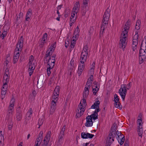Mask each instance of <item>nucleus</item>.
<instances>
[{"label": "nucleus", "instance_id": "obj_3", "mask_svg": "<svg viewBox=\"0 0 146 146\" xmlns=\"http://www.w3.org/2000/svg\"><path fill=\"white\" fill-rule=\"evenodd\" d=\"M124 30L123 31V35L122 36L123 37L121 39H120V42L119 43V45L120 48H122L123 49L125 48L126 46V43L125 41L126 38L127 37L128 35V33L129 30H127L126 29H124Z\"/></svg>", "mask_w": 146, "mask_h": 146}, {"label": "nucleus", "instance_id": "obj_25", "mask_svg": "<svg viewBox=\"0 0 146 146\" xmlns=\"http://www.w3.org/2000/svg\"><path fill=\"white\" fill-rule=\"evenodd\" d=\"M55 62V58L52 59L51 61H50V64H48L47 66H51V67H53L54 66Z\"/></svg>", "mask_w": 146, "mask_h": 146}, {"label": "nucleus", "instance_id": "obj_51", "mask_svg": "<svg viewBox=\"0 0 146 146\" xmlns=\"http://www.w3.org/2000/svg\"><path fill=\"white\" fill-rule=\"evenodd\" d=\"M83 70L82 69H78V72L77 74L79 76H80L82 74Z\"/></svg>", "mask_w": 146, "mask_h": 146}, {"label": "nucleus", "instance_id": "obj_57", "mask_svg": "<svg viewBox=\"0 0 146 146\" xmlns=\"http://www.w3.org/2000/svg\"><path fill=\"white\" fill-rule=\"evenodd\" d=\"M42 139H41V137H39V138H37L36 139L35 142L38 143H39L40 142H41L42 141Z\"/></svg>", "mask_w": 146, "mask_h": 146}, {"label": "nucleus", "instance_id": "obj_17", "mask_svg": "<svg viewBox=\"0 0 146 146\" xmlns=\"http://www.w3.org/2000/svg\"><path fill=\"white\" fill-rule=\"evenodd\" d=\"M88 47L87 45H86L82 50L81 54L88 55Z\"/></svg>", "mask_w": 146, "mask_h": 146}, {"label": "nucleus", "instance_id": "obj_35", "mask_svg": "<svg viewBox=\"0 0 146 146\" xmlns=\"http://www.w3.org/2000/svg\"><path fill=\"white\" fill-rule=\"evenodd\" d=\"M122 138H121V139L117 140L118 142L121 145H122L123 143L125 140L124 136H122Z\"/></svg>", "mask_w": 146, "mask_h": 146}, {"label": "nucleus", "instance_id": "obj_30", "mask_svg": "<svg viewBox=\"0 0 146 146\" xmlns=\"http://www.w3.org/2000/svg\"><path fill=\"white\" fill-rule=\"evenodd\" d=\"M33 112L32 109L31 108H30L27 113V115L28 117H31V115H32Z\"/></svg>", "mask_w": 146, "mask_h": 146}, {"label": "nucleus", "instance_id": "obj_4", "mask_svg": "<svg viewBox=\"0 0 146 146\" xmlns=\"http://www.w3.org/2000/svg\"><path fill=\"white\" fill-rule=\"evenodd\" d=\"M15 102V99L13 98H12L10 102L9 106L8 107L7 115L6 116V119L7 120H9L12 116Z\"/></svg>", "mask_w": 146, "mask_h": 146}, {"label": "nucleus", "instance_id": "obj_53", "mask_svg": "<svg viewBox=\"0 0 146 146\" xmlns=\"http://www.w3.org/2000/svg\"><path fill=\"white\" fill-rule=\"evenodd\" d=\"M74 12H73V11H72L71 13V17H70V21H72V18H71V17L72 18H74V17L75 14Z\"/></svg>", "mask_w": 146, "mask_h": 146}, {"label": "nucleus", "instance_id": "obj_20", "mask_svg": "<svg viewBox=\"0 0 146 146\" xmlns=\"http://www.w3.org/2000/svg\"><path fill=\"white\" fill-rule=\"evenodd\" d=\"M85 62H83V61L80 60V63L79 64L78 66V69L83 70L84 69L85 67Z\"/></svg>", "mask_w": 146, "mask_h": 146}, {"label": "nucleus", "instance_id": "obj_48", "mask_svg": "<svg viewBox=\"0 0 146 146\" xmlns=\"http://www.w3.org/2000/svg\"><path fill=\"white\" fill-rule=\"evenodd\" d=\"M87 138H89L90 139L92 138L94 136V135L92 134L89 133H87Z\"/></svg>", "mask_w": 146, "mask_h": 146}, {"label": "nucleus", "instance_id": "obj_62", "mask_svg": "<svg viewBox=\"0 0 146 146\" xmlns=\"http://www.w3.org/2000/svg\"><path fill=\"white\" fill-rule=\"evenodd\" d=\"M75 44V42H71V44L70 46L71 47V48H73L74 47Z\"/></svg>", "mask_w": 146, "mask_h": 146}, {"label": "nucleus", "instance_id": "obj_21", "mask_svg": "<svg viewBox=\"0 0 146 146\" xmlns=\"http://www.w3.org/2000/svg\"><path fill=\"white\" fill-rule=\"evenodd\" d=\"M115 135H116V131L110 130L108 135L111 137L113 138H114Z\"/></svg>", "mask_w": 146, "mask_h": 146}, {"label": "nucleus", "instance_id": "obj_50", "mask_svg": "<svg viewBox=\"0 0 146 146\" xmlns=\"http://www.w3.org/2000/svg\"><path fill=\"white\" fill-rule=\"evenodd\" d=\"M97 109L94 112V113L93 114H95L96 115H98V112L100 110V109L99 108H96Z\"/></svg>", "mask_w": 146, "mask_h": 146}, {"label": "nucleus", "instance_id": "obj_38", "mask_svg": "<svg viewBox=\"0 0 146 146\" xmlns=\"http://www.w3.org/2000/svg\"><path fill=\"white\" fill-rule=\"evenodd\" d=\"M114 106L115 108L121 110L122 109V106L120 103H117L116 104V103H115Z\"/></svg>", "mask_w": 146, "mask_h": 146}, {"label": "nucleus", "instance_id": "obj_26", "mask_svg": "<svg viewBox=\"0 0 146 146\" xmlns=\"http://www.w3.org/2000/svg\"><path fill=\"white\" fill-rule=\"evenodd\" d=\"M88 116L92 119V120L93 119L95 120L98 118V115H96L95 114H92L91 115H89Z\"/></svg>", "mask_w": 146, "mask_h": 146}, {"label": "nucleus", "instance_id": "obj_33", "mask_svg": "<svg viewBox=\"0 0 146 146\" xmlns=\"http://www.w3.org/2000/svg\"><path fill=\"white\" fill-rule=\"evenodd\" d=\"M51 59V57L49 56V58L48 59L47 57H44V63H47V64H50V60Z\"/></svg>", "mask_w": 146, "mask_h": 146}, {"label": "nucleus", "instance_id": "obj_31", "mask_svg": "<svg viewBox=\"0 0 146 146\" xmlns=\"http://www.w3.org/2000/svg\"><path fill=\"white\" fill-rule=\"evenodd\" d=\"M114 99L115 103H116V104H117V103H120L119 99L118 98V96L117 94H115L114 95Z\"/></svg>", "mask_w": 146, "mask_h": 146}, {"label": "nucleus", "instance_id": "obj_42", "mask_svg": "<svg viewBox=\"0 0 146 146\" xmlns=\"http://www.w3.org/2000/svg\"><path fill=\"white\" fill-rule=\"evenodd\" d=\"M81 137L83 139H87V135L85 132H82L81 133Z\"/></svg>", "mask_w": 146, "mask_h": 146}, {"label": "nucleus", "instance_id": "obj_45", "mask_svg": "<svg viewBox=\"0 0 146 146\" xmlns=\"http://www.w3.org/2000/svg\"><path fill=\"white\" fill-rule=\"evenodd\" d=\"M56 75V73L55 72V71H54L52 73L51 76L52 77L51 78V80H54L55 79V76Z\"/></svg>", "mask_w": 146, "mask_h": 146}, {"label": "nucleus", "instance_id": "obj_64", "mask_svg": "<svg viewBox=\"0 0 146 146\" xmlns=\"http://www.w3.org/2000/svg\"><path fill=\"white\" fill-rule=\"evenodd\" d=\"M141 23V22L140 20H137V21L135 25L140 26Z\"/></svg>", "mask_w": 146, "mask_h": 146}, {"label": "nucleus", "instance_id": "obj_7", "mask_svg": "<svg viewBox=\"0 0 146 146\" xmlns=\"http://www.w3.org/2000/svg\"><path fill=\"white\" fill-rule=\"evenodd\" d=\"M51 133V132L50 131H49L48 132L47 134L45 136L43 140V143L42 144V145L48 146L50 138Z\"/></svg>", "mask_w": 146, "mask_h": 146}, {"label": "nucleus", "instance_id": "obj_47", "mask_svg": "<svg viewBox=\"0 0 146 146\" xmlns=\"http://www.w3.org/2000/svg\"><path fill=\"white\" fill-rule=\"evenodd\" d=\"M89 94V93L84 91L83 93V98H86Z\"/></svg>", "mask_w": 146, "mask_h": 146}, {"label": "nucleus", "instance_id": "obj_23", "mask_svg": "<svg viewBox=\"0 0 146 146\" xmlns=\"http://www.w3.org/2000/svg\"><path fill=\"white\" fill-rule=\"evenodd\" d=\"M94 77L92 75H91L90 76V77L88 79L87 82H86V84H91L92 83V82L93 81Z\"/></svg>", "mask_w": 146, "mask_h": 146}, {"label": "nucleus", "instance_id": "obj_44", "mask_svg": "<svg viewBox=\"0 0 146 146\" xmlns=\"http://www.w3.org/2000/svg\"><path fill=\"white\" fill-rule=\"evenodd\" d=\"M116 124L115 123H113L112 126L111 127L110 130L116 131Z\"/></svg>", "mask_w": 146, "mask_h": 146}, {"label": "nucleus", "instance_id": "obj_28", "mask_svg": "<svg viewBox=\"0 0 146 146\" xmlns=\"http://www.w3.org/2000/svg\"><path fill=\"white\" fill-rule=\"evenodd\" d=\"M81 102L82 103V104H81V107L84 108L87 105L86 102V100L85 98H83L81 101Z\"/></svg>", "mask_w": 146, "mask_h": 146}, {"label": "nucleus", "instance_id": "obj_58", "mask_svg": "<svg viewBox=\"0 0 146 146\" xmlns=\"http://www.w3.org/2000/svg\"><path fill=\"white\" fill-rule=\"evenodd\" d=\"M69 42L68 41H65V46L66 48H67V47L69 46Z\"/></svg>", "mask_w": 146, "mask_h": 146}, {"label": "nucleus", "instance_id": "obj_14", "mask_svg": "<svg viewBox=\"0 0 146 146\" xmlns=\"http://www.w3.org/2000/svg\"><path fill=\"white\" fill-rule=\"evenodd\" d=\"M32 14V10L30 9H29L27 11L26 16L25 20L27 21H29L31 15Z\"/></svg>", "mask_w": 146, "mask_h": 146}, {"label": "nucleus", "instance_id": "obj_10", "mask_svg": "<svg viewBox=\"0 0 146 146\" xmlns=\"http://www.w3.org/2000/svg\"><path fill=\"white\" fill-rule=\"evenodd\" d=\"M84 111V108L78 107L76 111V117H80L81 115L83 114Z\"/></svg>", "mask_w": 146, "mask_h": 146}, {"label": "nucleus", "instance_id": "obj_5", "mask_svg": "<svg viewBox=\"0 0 146 146\" xmlns=\"http://www.w3.org/2000/svg\"><path fill=\"white\" fill-rule=\"evenodd\" d=\"M127 87L125 84H123L119 91V92L123 100H124L127 92Z\"/></svg>", "mask_w": 146, "mask_h": 146}, {"label": "nucleus", "instance_id": "obj_12", "mask_svg": "<svg viewBox=\"0 0 146 146\" xmlns=\"http://www.w3.org/2000/svg\"><path fill=\"white\" fill-rule=\"evenodd\" d=\"M114 141V138L108 135L106 141V146H110Z\"/></svg>", "mask_w": 146, "mask_h": 146}, {"label": "nucleus", "instance_id": "obj_24", "mask_svg": "<svg viewBox=\"0 0 146 146\" xmlns=\"http://www.w3.org/2000/svg\"><path fill=\"white\" fill-rule=\"evenodd\" d=\"M88 55L86 54H81L80 60L83 61V62H85L87 59Z\"/></svg>", "mask_w": 146, "mask_h": 146}, {"label": "nucleus", "instance_id": "obj_36", "mask_svg": "<svg viewBox=\"0 0 146 146\" xmlns=\"http://www.w3.org/2000/svg\"><path fill=\"white\" fill-rule=\"evenodd\" d=\"M47 72L48 75L49 76L50 75L51 73L50 70L52 69L53 67H51V66H47Z\"/></svg>", "mask_w": 146, "mask_h": 146}, {"label": "nucleus", "instance_id": "obj_8", "mask_svg": "<svg viewBox=\"0 0 146 146\" xmlns=\"http://www.w3.org/2000/svg\"><path fill=\"white\" fill-rule=\"evenodd\" d=\"M66 125H64L62 128L61 130L60 133L58 137V142H61L63 140L64 134V131H65Z\"/></svg>", "mask_w": 146, "mask_h": 146}, {"label": "nucleus", "instance_id": "obj_15", "mask_svg": "<svg viewBox=\"0 0 146 146\" xmlns=\"http://www.w3.org/2000/svg\"><path fill=\"white\" fill-rule=\"evenodd\" d=\"M100 102L98 100L95 102L91 107V109H96V108H99Z\"/></svg>", "mask_w": 146, "mask_h": 146}, {"label": "nucleus", "instance_id": "obj_59", "mask_svg": "<svg viewBox=\"0 0 146 146\" xmlns=\"http://www.w3.org/2000/svg\"><path fill=\"white\" fill-rule=\"evenodd\" d=\"M42 134H43V132L42 131H40L39 134L38 136V137L39 138V137H41V139H42Z\"/></svg>", "mask_w": 146, "mask_h": 146}, {"label": "nucleus", "instance_id": "obj_54", "mask_svg": "<svg viewBox=\"0 0 146 146\" xmlns=\"http://www.w3.org/2000/svg\"><path fill=\"white\" fill-rule=\"evenodd\" d=\"M94 29L92 27L90 28V29L89 31V33H90V35L92 33L94 32Z\"/></svg>", "mask_w": 146, "mask_h": 146}, {"label": "nucleus", "instance_id": "obj_61", "mask_svg": "<svg viewBox=\"0 0 146 146\" xmlns=\"http://www.w3.org/2000/svg\"><path fill=\"white\" fill-rule=\"evenodd\" d=\"M34 70L28 69V71H29V76H31V75L32 74Z\"/></svg>", "mask_w": 146, "mask_h": 146}, {"label": "nucleus", "instance_id": "obj_13", "mask_svg": "<svg viewBox=\"0 0 146 146\" xmlns=\"http://www.w3.org/2000/svg\"><path fill=\"white\" fill-rule=\"evenodd\" d=\"M80 5L79 2H76L75 4L72 11L77 14L79 9Z\"/></svg>", "mask_w": 146, "mask_h": 146}, {"label": "nucleus", "instance_id": "obj_1", "mask_svg": "<svg viewBox=\"0 0 146 146\" xmlns=\"http://www.w3.org/2000/svg\"><path fill=\"white\" fill-rule=\"evenodd\" d=\"M60 90V87L58 86H56L54 90L52 97V100L51 103V106L49 111L50 114H53L56 110V103L58 99Z\"/></svg>", "mask_w": 146, "mask_h": 146}, {"label": "nucleus", "instance_id": "obj_52", "mask_svg": "<svg viewBox=\"0 0 146 146\" xmlns=\"http://www.w3.org/2000/svg\"><path fill=\"white\" fill-rule=\"evenodd\" d=\"M3 83H4L3 84V88L7 89L8 88V85H7L8 83H7V82H3Z\"/></svg>", "mask_w": 146, "mask_h": 146}, {"label": "nucleus", "instance_id": "obj_55", "mask_svg": "<svg viewBox=\"0 0 146 146\" xmlns=\"http://www.w3.org/2000/svg\"><path fill=\"white\" fill-rule=\"evenodd\" d=\"M19 58H16L14 55L13 57V63H15L18 61Z\"/></svg>", "mask_w": 146, "mask_h": 146}, {"label": "nucleus", "instance_id": "obj_46", "mask_svg": "<svg viewBox=\"0 0 146 146\" xmlns=\"http://www.w3.org/2000/svg\"><path fill=\"white\" fill-rule=\"evenodd\" d=\"M6 93V91H1V95H2L1 98L2 99H3L5 97V95Z\"/></svg>", "mask_w": 146, "mask_h": 146}, {"label": "nucleus", "instance_id": "obj_9", "mask_svg": "<svg viewBox=\"0 0 146 146\" xmlns=\"http://www.w3.org/2000/svg\"><path fill=\"white\" fill-rule=\"evenodd\" d=\"M23 47L22 40H21L19 42V43H18L16 45L14 53H15V52H21L22 50V48Z\"/></svg>", "mask_w": 146, "mask_h": 146}, {"label": "nucleus", "instance_id": "obj_40", "mask_svg": "<svg viewBox=\"0 0 146 146\" xmlns=\"http://www.w3.org/2000/svg\"><path fill=\"white\" fill-rule=\"evenodd\" d=\"M28 65H29V70H34L35 67H34V64H28Z\"/></svg>", "mask_w": 146, "mask_h": 146}, {"label": "nucleus", "instance_id": "obj_11", "mask_svg": "<svg viewBox=\"0 0 146 146\" xmlns=\"http://www.w3.org/2000/svg\"><path fill=\"white\" fill-rule=\"evenodd\" d=\"M86 122L85 123V126L87 127H90L92 126L93 122L92 119L88 117L87 116L86 118Z\"/></svg>", "mask_w": 146, "mask_h": 146}, {"label": "nucleus", "instance_id": "obj_63", "mask_svg": "<svg viewBox=\"0 0 146 146\" xmlns=\"http://www.w3.org/2000/svg\"><path fill=\"white\" fill-rule=\"evenodd\" d=\"M9 69L8 68H7L5 70V74H7V75H9Z\"/></svg>", "mask_w": 146, "mask_h": 146}, {"label": "nucleus", "instance_id": "obj_49", "mask_svg": "<svg viewBox=\"0 0 146 146\" xmlns=\"http://www.w3.org/2000/svg\"><path fill=\"white\" fill-rule=\"evenodd\" d=\"M92 88V92H93V94L94 95H95L96 94L97 92L99 90V88H98L97 89H96V88Z\"/></svg>", "mask_w": 146, "mask_h": 146}, {"label": "nucleus", "instance_id": "obj_27", "mask_svg": "<svg viewBox=\"0 0 146 146\" xmlns=\"http://www.w3.org/2000/svg\"><path fill=\"white\" fill-rule=\"evenodd\" d=\"M22 118V113H16V118L18 121H20Z\"/></svg>", "mask_w": 146, "mask_h": 146}, {"label": "nucleus", "instance_id": "obj_19", "mask_svg": "<svg viewBox=\"0 0 146 146\" xmlns=\"http://www.w3.org/2000/svg\"><path fill=\"white\" fill-rule=\"evenodd\" d=\"M80 32V30L79 29V28L78 26L76 28V29L75 30L74 33L73 34V36L72 37V38L74 37V36H75L76 37L77 36H78L79 35V33Z\"/></svg>", "mask_w": 146, "mask_h": 146}, {"label": "nucleus", "instance_id": "obj_39", "mask_svg": "<svg viewBox=\"0 0 146 146\" xmlns=\"http://www.w3.org/2000/svg\"><path fill=\"white\" fill-rule=\"evenodd\" d=\"M16 113H22L21 108V106H19L16 109Z\"/></svg>", "mask_w": 146, "mask_h": 146}, {"label": "nucleus", "instance_id": "obj_56", "mask_svg": "<svg viewBox=\"0 0 146 146\" xmlns=\"http://www.w3.org/2000/svg\"><path fill=\"white\" fill-rule=\"evenodd\" d=\"M50 51H49L48 50H47L46 52L45 55L44 56V57H48L49 56H50Z\"/></svg>", "mask_w": 146, "mask_h": 146}, {"label": "nucleus", "instance_id": "obj_32", "mask_svg": "<svg viewBox=\"0 0 146 146\" xmlns=\"http://www.w3.org/2000/svg\"><path fill=\"white\" fill-rule=\"evenodd\" d=\"M56 42H55L53 44L51 45L50 47L49 48V49H50V51H54L56 46Z\"/></svg>", "mask_w": 146, "mask_h": 146}, {"label": "nucleus", "instance_id": "obj_18", "mask_svg": "<svg viewBox=\"0 0 146 146\" xmlns=\"http://www.w3.org/2000/svg\"><path fill=\"white\" fill-rule=\"evenodd\" d=\"M9 75L4 74L3 77V82L8 83L9 80Z\"/></svg>", "mask_w": 146, "mask_h": 146}, {"label": "nucleus", "instance_id": "obj_34", "mask_svg": "<svg viewBox=\"0 0 146 146\" xmlns=\"http://www.w3.org/2000/svg\"><path fill=\"white\" fill-rule=\"evenodd\" d=\"M83 4L84 5H86V6L85 7H83L84 10H83V13H84V14H85V13L86 12V10H84V8H85L86 7V6H87L86 5L88 3V0H83Z\"/></svg>", "mask_w": 146, "mask_h": 146}, {"label": "nucleus", "instance_id": "obj_43", "mask_svg": "<svg viewBox=\"0 0 146 146\" xmlns=\"http://www.w3.org/2000/svg\"><path fill=\"white\" fill-rule=\"evenodd\" d=\"M138 128V130L137 131L138 135L139 136L141 137H142V134L143 133V129H139V128Z\"/></svg>", "mask_w": 146, "mask_h": 146}, {"label": "nucleus", "instance_id": "obj_6", "mask_svg": "<svg viewBox=\"0 0 146 146\" xmlns=\"http://www.w3.org/2000/svg\"><path fill=\"white\" fill-rule=\"evenodd\" d=\"M139 35L138 32L137 31L136 33L133 37V42L132 46L133 51H134L136 49L137 45L138 44V38Z\"/></svg>", "mask_w": 146, "mask_h": 146}, {"label": "nucleus", "instance_id": "obj_41", "mask_svg": "<svg viewBox=\"0 0 146 146\" xmlns=\"http://www.w3.org/2000/svg\"><path fill=\"white\" fill-rule=\"evenodd\" d=\"M43 123V120L42 119H39L38 120V125H39L38 128H39L40 127L42 124Z\"/></svg>", "mask_w": 146, "mask_h": 146}, {"label": "nucleus", "instance_id": "obj_29", "mask_svg": "<svg viewBox=\"0 0 146 146\" xmlns=\"http://www.w3.org/2000/svg\"><path fill=\"white\" fill-rule=\"evenodd\" d=\"M47 34L46 33H44L42 37V38L41 40V42L44 43V42L46 40L47 38Z\"/></svg>", "mask_w": 146, "mask_h": 146}, {"label": "nucleus", "instance_id": "obj_60", "mask_svg": "<svg viewBox=\"0 0 146 146\" xmlns=\"http://www.w3.org/2000/svg\"><path fill=\"white\" fill-rule=\"evenodd\" d=\"M15 56H16V58H19V56H20V54L19 52H15V53H14V55Z\"/></svg>", "mask_w": 146, "mask_h": 146}, {"label": "nucleus", "instance_id": "obj_2", "mask_svg": "<svg viewBox=\"0 0 146 146\" xmlns=\"http://www.w3.org/2000/svg\"><path fill=\"white\" fill-rule=\"evenodd\" d=\"M110 9L109 7L106 10L103 15V19L100 31V34H102L105 28V26L108 24V21L110 16Z\"/></svg>", "mask_w": 146, "mask_h": 146}, {"label": "nucleus", "instance_id": "obj_37", "mask_svg": "<svg viewBox=\"0 0 146 146\" xmlns=\"http://www.w3.org/2000/svg\"><path fill=\"white\" fill-rule=\"evenodd\" d=\"M34 60V57L33 56L31 55L30 56L28 64H33L34 63H33V61Z\"/></svg>", "mask_w": 146, "mask_h": 146}, {"label": "nucleus", "instance_id": "obj_16", "mask_svg": "<svg viewBox=\"0 0 146 146\" xmlns=\"http://www.w3.org/2000/svg\"><path fill=\"white\" fill-rule=\"evenodd\" d=\"M142 119H138L137 121V124L138 125V128H139V129H142Z\"/></svg>", "mask_w": 146, "mask_h": 146}, {"label": "nucleus", "instance_id": "obj_22", "mask_svg": "<svg viewBox=\"0 0 146 146\" xmlns=\"http://www.w3.org/2000/svg\"><path fill=\"white\" fill-rule=\"evenodd\" d=\"M130 23L131 21L129 20H128L125 23L124 29H126L127 30H129Z\"/></svg>", "mask_w": 146, "mask_h": 146}]
</instances>
